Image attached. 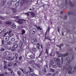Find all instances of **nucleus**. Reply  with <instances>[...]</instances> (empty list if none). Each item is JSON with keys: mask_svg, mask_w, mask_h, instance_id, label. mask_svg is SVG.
<instances>
[{"mask_svg": "<svg viewBox=\"0 0 76 76\" xmlns=\"http://www.w3.org/2000/svg\"><path fill=\"white\" fill-rule=\"evenodd\" d=\"M63 70H64L65 72L67 73L69 72V70L71 71L73 70V68H72V67L70 66H69L68 67H67L65 66H64L63 67Z\"/></svg>", "mask_w": 76, "mask_h": 76, "instance_id": "nucleus-1", "label": "nucleus"}, {"mask_svg": "<svg viewBox=\"0 0 76 76\" xmlns=\"http://www.w3.org/2000/svg\"><path fill=\"white\" fill-rule=\"evenodd\" d=\"M32 0H21V1L20 4L21 6L23 5V4L25 2L26 4H28L29 1H31Z\"/></svg>", "mask_w": 76, "mask_h": 76, "instance_id": "nucleus-2", "label": "nucleus"}, {"mask_svg": "<svg viewBox=\"0 0 76 76\" xmlns=\"http://www.w3.org/2000/svg\"><path fill=\"white\" fill-rule=\"evenodd\" d=\"M31 13L30 14L31 15L32 17L34 18V17L35 16V13L33 12H28L27 13H26L25 14H26V15H27V16H29V13Z\"/></svg>", "mask_w": 76, "mask_h": 76, "instance_id": "nucleus-3", "label": "nucleus"}, {"mask_svg": "<svg viewBox=\"0 0 76 76\" xmlns=\"http://www.w3.org/2000/svg\"><path fill=\"white\" fill-rule=\"evenodd\" d=\"M37 32V29L33 28L30 31V34L31 35H34Z\"/></svg>", "mask_w": 76, "mask_h": 76, "instance_id": "nucleus-4", "label": "nucleus"}, {"mask_svg": "<svg viewBox=\"0 0 76 76\" xmlns=\"http://www.w3.org/2000/svg\"><path fill=\"white\" fill-rule=\"evenodd\" d=\"M50 45L49 44H47V48H46L45 53H46L47 54H48V51H49V50L50 49Z\"/></svg>", "mask_w": 76, "mask_h": 76, "instance_id": "nucleus-5", "label": "nucleus"}, {"mask_svg": "<svg viewBox=\"0 0 76 76\" xmlns=\"http://www.w3.org/2000/svg\"><path fill=\"white\" fill-rule=\"evenodd\" d=\"M9 54H10V52L9 51H7L4 53L3 55L4 56H8Z\"/></svg>", "mask_w": 76, "mask_h": 76, "instance_id": "nucleus-6", "label": "nucleus"}, {"mask_svg": "<svg viewBox=\"0 0 76 76\" xmlns=\"http://www.w3.org/2000/svg\"><path fill=\"white\" fill-rule=\"evenodd\" d=\"M11 9L13 13L17 12V10H16V9L15 8H11Z\"/></svg>", "mask_w": 76, "mask_h": 76, "instance_id": "nucleus-7", "label": "nucleus"}, {"mask_svg": "<svg viewBox=\"0 0 76 76\" xmlns=\"http://www.w3.org/2000/svg\"><path fill=\"white\" fill-rule=\"evenodd\" d=\"M13 62L12 61H10L9 62L8 64L7 65V66H9V67H10L12 66L13 65Z\"/></svg>", "mask_w": 76, "mask_h": 76, "instance_id": "nucleus-8", "label": "nucleus"}, {"mask_svg": "<svg viewBox=\"0 0 76 76\" xmlns=\"http://www.w3.org/2000/svg\"><path fill=\"white\" fill-rule=\"evenodd\" d=\"M17 22L20 23V24H22L23 23V21L21 19H18V21H17Z\"/></svg>", "mask_w": 76, "mask_h": 76, "instance_id": "nucleus-9", "label": "nucleus"}, {"mask_svg": "<svg viewBox=\"0 0 76 76\" xmlns=\"http://www.w3.org/2000/svg\"><path fill=\"white\" fill-rule=\"evenodd\" d=\"M31 75V71H28L26 73V76H29Z\"/></svg>", "mask_w": 76, "mask_h": 76, "instance_id": "nucleus-10", "label": "nucleus"}, {"mask_svg": "<svg viewBox=\"0 0 76 76\" xmlns=\"http://www.w3.org/2000/svg\"><path fill=\"white\" fill-rule=\"evenodd\" d=\"M54 63V61H53V60H51L50 61L49 64L50 65H53Z\"/></svg>", "mask_w": 76, "mask_h": 76, "instance_id": "nucleus-11", "label": "nucleus"}, {"mask_svg": "<svg viewBox=\"0 0 76 76\" xmlns=\"http://www.w3.org/2000/svg\"><path fill=\"white\" fill-rule=\"evenodd\" d=\"M11 28H13V29H15L16 28V25L15 24H13L12 25Z\"/></svg>", "mask_w": 76, "mask_h": 76, "instance_id": "nucleus-12", "label": "nucleus"}, {"mask_svg": "<svg viewBox=\"0 0 76 76\" xmlns=\"http://www.w3.org/2000/svg\"><path fill=\"white\" fill-rule=\"evenodd\" d=\"M63 45H64L63 44H61L60 45H57V47H58L59 48H60V49H61V47H63Z\"/></svg>", "mask_w": 76, "mask_h": 76, "instance_id": "nucleus-13", "label": "nucleus"}, {"mask_svg": "<svg viewBox=\"0 0 76 76\" xmlns=\"http://www.w3.org/2000/svg\"><path fill=\"white\" fill-rule=\"evenodd\" d=\"M22 45H23V42H21L19 44L20 48H22Z\"/></svg>", "mask_w": 76, "mask_h": 76, "instance_id": "nucleus-14", "label": "nucleus"}, {"mask_svg": "<svg viewBox=\"0 0 76 76\" xmlns=\"http://www.w3.org/2000/svg\"><path fill=\"white\" fill-rule=\"evenodd\" d=\"M69 3L70 6L71 7H73V6H74V4H72V1H69Z\"/></svg>", "mask_w": 76, "mask_h": 76, "instance_id": "nucleus-15", "label": "nucleus"}, {"mask_svg": "<svg viewBox=\"0 0 76 76\" xmlns=\"http://www.w3.org/2000/svg\"><path fill=\"white\" fill-rule=\"evenodd\" d=\"M12 44V42L11 41H8L7 42V45H11Z\"/></svg>", "mask_w": 76, "mask_h": 76, "instance_id": "nucleus-16", "label": "nucleus"}, {"mask_svg": "<svg viewBox=\"0 0 76 76\" xmlns=\"http://www.w3.org/2000/svg\"><path fill=\"white\" fill-rule=\"evenodd\" d=\"M57 64H60V62H61V61H60V59L59 58H58L57 59Z\"/></svg>", "mask_w": 76, "mask_h": 76, "instance_id": "nucleus-17", "label": "nucleus"}, {"mask_svg": "<svg viewBox=\"0 0 76 76\" xmlns=\"http://www.w3.org/2000/svg\"><path fill=\"white\" fill-rule=\"evenodd\" d=\"M76 72V66H75L73 67V71H72L73 73H75Z\"/></svg>", "mask_w": 76, "mask_h": 76, "instance_id": "nucleus-18", "label": "nucleus"}, {"mask_svg": "<svg viewBox=\"0 0 76 76\" xmlns=\"http://www.w3.org/2000/svg\"><path fill=\"white\" fill-rule=\"evenodd\" d=\"M37 40L36 39H35V40L34 39H33L31 41V42H32V43H33L34 44L35 43V42H37Z\"/></svg>", "mask_w": 76, "mask_h": 76, "instance_id": "nucleus-19", "label": "nucleus"}, {"mask_svg": "<svg viewBox=\"0 0 76 76\" xmlns=\"http://www.w3.org/2000/svg\"><path fill=\"white\" fill-rule=\"evenodd\" d=\"M7 60H12V57L9 56L7 58Z\"/></svg>", "mask_w": 76, "mask_h": 76, "instance_id": "nucleus-20", "label": "nucleus"}, {"mask_svg": "<svg viewBox=\"0 0 76 76\" xmlns=\"http://www.w3.org/2000/svg\"><path fill=\"white\" fill-rule=\"evenodd\" d=\"M6 31V30L4 29L2 31H1V32H0V34H3Z\"/></svg>", "mask_w": 76, "mask_h": 76, "instance_id": "nucleus-21", "label": "nucleus"}, {"mask_svg": "<svg viewBox=\"0 0 76 76\" xmlns=\"http://www.w3.org/2000/svg\"><path fill=\"white\" fill-rule=\"evenodd\" d=\"M28 69H29L30 71V72H34V69H33L30 67H28Z\"/></svg>", "mask_w": 76, "mask_h": 76, "instance_id": "nucleus-22", "label": "nucleus"}, {"mask_svg": "<svg viewBox=\"0 0 76 76\" xmlns=\"http://www.w3.org/2000/svg\"><path fill=\"white\" fill-rule=\"evenodd\" d=\"M50 27L48 26V29L47 30V31L46 32L45 34H46L47 33V32H49L50 31Z\"/></svg>", "mask_w": 76, "mask_h": 76, "instance_id": "nucleus-23", "label": "nucleus"}, {"mask_svg": "<svg viewBox=\"0 0 76 76\" xmlns=\"http://www.w3.org/2000/svg\"><path fill=\"white\" fill-rule=\"evenodd\" d=\"M51 75H52V74L50 73H47L45 75V76H51Z\"/></svg>", "mask_w": 76, "mask_h": 76, "instance_id": "nucleus-24", "label": "nucleus"}, {"mask_svg": "<svg viewBox=\"0 0 76 76\" xmlns=\"http://www.w3.org/2000/svg\"><path fill=\"white\" fill-rule=\"evenodd\" d=\"M17 73L19 76H20V75H21V72L20 71H18L17 72Z\"/></svg>", "mask_w": 76, "mask_h": 76, "instance_id": "nucleus-25", "label": "nucleus"}, {"mask_svg": "<svg viewBox=\"0 0 76 76\" xmlns=\"http://www.w3.org/2000/svg\"><path fill=\"white\" fill-rule=\"evenodd\" d=\"M32 50L33 52H36V51H37V50L36 49V48H34L32 49Z\"/></svg>", "mask_w": 76, "mask_h": 76, "instance_id": "nucleus-26", "label": "nucleus"}, {"mask_svg": "<svg viewBox=\"0 0 76 76\" xmlns=\"http://www.w3.org/2000/svg\"><path fill=\"white\" fill-rule=\"evenodd\" d=\"M13 47L15 48H16L18 47V45L17 44L13 46Z\"/></svg>", "mask_w": 76, "mask_h": 76, "instance_id": "nucleus-27", "label": "nucleus"}, {"mask_svg": "<svg viewBox=\"0 0 76 76\" xmlns=\"http://www.w3.org/2000/svg\"><path fill=\"white\" fill-rule=\"evenodd\" d=\"M11 23H12V22L8 21L6 23V24H7L8 25H10V24Z\"/></svg>", "mask_w": 76, "mask_h": 76, "instance_id": "nucleus-28", "label": "nucleus"}, {"mask_svg": "<svg viewBox=\"0 0 76 76\" xmlns=\"http://www.w3.org/2000/svg\"><path fill=\"white\" fill-rule=\"evenodd\" d=\"M23 40L24 42H26V38L25 37H23Z\"/></svg>", "mask_w": 76, "mask_h": 76, "instance_id": "nucleus-29", "label": "nucleus"}, {"mask_svg": "<svg viewBox=\"0 0 76 76\" xmlns=\"http://www.w3.org/2000/svg\"><path fill=\"white\" fill-rule=\"evenodd\" d=\"M21 31L22 34H24L25 33V31L24 29H22Z\"/></svg>", "mask_w": 76, "mask_h": 76, "instance_id": "nucleus-30", "label": "nucleus"}, {"mask_svg": "<svg viewBox=\"0 0 76 76\" xmlns=\"http://www.w3.org/2000/svg\"><path fill=\"white\" fill-rule=\"evenodd\" d=\"M15 56H16V60H17V59H18V53H16L15 54Z\"/></svg>", "mask_w": 76, "mask_h": 76, "instance_id": "nucleus-31", "label": "nucleus"}, {"mask_svg": "<svg viewBox=\"0 0 76 76\" xmlns=\"http://www.w3.org/2000/svg\"><path fill=\"white\" fill-rule=\"evenodd\" d=\"M68 15H73V13L72 12H69L68 13Z\"/></svg>", "mask_w": 76, "mask_h": 76, "instance_id": "nucleus-32", "label": "nucleus"}, {"mask_svg": "<svg viewBox=\"0 0 76 76\" xmlns=\"http://www.w3.org/2000/svg\"><path fill=\"white\" fill-rule=\"evenodd\" d=\"M56 54L58 55V56H59V55H60V52H58V51H56Z\"/></svg>", "mask_w": 76, "mask_h": 76, "instance_id": "nucleus-33", "label": "nucleus"}, {"mask_svg": "<svg viewBox=\"0 0 76 76\" xmlns=\"http://www.w3.org/2000/svg\"><path fill=\"white\" fill-rule=\"evenodd\" d=\"M3 47L5 48H7V45L6 44H5L4 45Z\"/></svg>", "mask_w": 76, "mask_h": 76, "instance_id": "nucleus-34", "label": "nucleus"}, {"mask_svg": "<svg viewBox=\"0 0 76 76\" xmlns=\"http://www.w3.org/2000/svg\"><path fill=\"white\" fill-rule=\"evenodd\" d=\"M12 2H9L7 3V4L8 6H10V5H12Z\"/></svg>", "mask_w": 76, "mask_h": 76, "instance_id": "nucleus-35", "label": "nucleus"}, {"mask_svg": "<svg viewBox=\"0 0 76 76\" xmlns=\"http://www.w3.org/2000/svg\"><path fill=\"white\" fill-rule=\"evenodd\" d=\"M19 5V2H17L16 3L15 6H18Z\"/></svg>", "mask_w": 76, "mask_h": 76, "instance_id": "nucleus-36", "label": "nucleus"}, {"mask_svg": "<svg viewBox=\"0 0 76 76\" xmlns=\"http://www.w3.org/2000/svg\"><path fill=\"white\" fill-rule=\"evenodd\" d=\"M9 37H6L5 39V40H7L5 41H9Z\"/></svg>", "mask_w": 76, "mask_h": 76, "instance_id": "nucleus-37", "label": "nucleus"}, {"mask_svg": "<svg viewBox=\"0 0 76 76\" xmlns=\"http://www.w3.org/2000/svg\"><path fill=\"white\" fill-rule=\"evenodd\" d=\"M16 50V49L13 48V47L12 48V49H11V51H15Z\"/></svg>", "mask_w": 76, "mask_h": 76, "instance_id": "nucleus-38", "label": "nucleus"}, {"mask_svg": "<svg viewBox=\"0 0 76 76\" xmlns=\"http://www.w3.org/2000/svg\"><path fill=\"white\" fill-rule=\"evenodd\" d=\"M40 54L39 56V57H40V56H41V54H42V50L41 51L40 50Z\"/></svg>", "mask_w": 76, "mask_h": 76, "instance_id": "nucleus-39", "label": "nucleus"}, {"mask_svg": "<svg viewBox=\"0 0 76 76\" xmlns=\"http://www.w3.org/2000/svg\"><path fill=\"white\" fill-rule=\"evenodd\" d=\"M50 70L51 72H54V69L52 68H50Z\"/></svg>", "mask_w": 76, "mask_h": 76, "instance_id": "nucleus-40", "label": "nucleus"}, {"mask_svg": "<svg viewBox=\"0 0 76 76\" xmlns=\"http://www.w3.org/2000/svg\"><path fill=\"white\" fill-rule=\"evenodd\" d=\"M4 4H5V3L4 2H3L2 1V2H1V6H4Z\"/></svg>", "mask_w": 76, "mask_h": 76, "instance_id": "nucleus-41", "label": "nucleus"}, {"mask_svg": "<svg viewBox=\"0 0 76 76\" xmlns=\"http://www.w3.org/2000/svg\"><path fill=\"white\" fill-rule=\"evenodd\" d=\"M68 53H65L63 55V56L64 57H66V56H68Z\"/></svg>", "mask_w": 76, "mask_h": 76, "instance_id": "nucleus-42", "label": "nucleus"}, {"mask_svg": "<svg viewBox=\"0 0 76 76\" xmlns=\"http://www.w3.org/2000/svg\"><path fill=\"white\" fill-rule=\"evenodd\" d=\"M11 73L12 75H15V73H14V72L13 70H12V71H11Z\"/></svg>", "mask_w": 76, "mask_h": 76, "instance_id": "nucleus-43", "label": "nucleus"}, {"mask_svg": "<svg viewBox=\"0 0 76 76\" xmlns=\"http://www.w3.org/2000/svg\"><path fill=\"white\" fill-rule=\"evenodd\" d=\"M57 64L58 65V66L59 67H62V66L61 65V64H60V63L58 64Z\"/></svg>", "mask_w": 76, "mask_h": 76, "instance_id": "nucleus-44", "label": "nucleus"}, {"mask_svg": "<svg viewBox=\"0 0 76 76\" xmlns=\"http://www.w3.org/2000/svg\"><path fill=\"white\" fill-rule=\"evenodd\" d=\"M30 58H34V56L32 55H31L30 56Z\"/></svg>", "mask_w": 76, "mask_h": 76, "instance_id": "nucleus-45", "label": "nucleus"}, {"mask_svg": "<svg viewBox=\"0 0 76 76\" xmlns=\"http://www.w3.org/2000/svg\"><path fill=\"white\" fill-rule=\"evenodd\" d=\"M37 28L38 29H39V30H42V29L41 28V27H40L39 26H38Z\"/></svg>", "mask_w": 76, "mask_h": 76, "instance_id": "nucleus-46", "label": "nucleus"}, {"mask_svg": "<svg viewBox=\"0 0 76 76\" xmlns=\"http://www.w3.org/2000/svg\"><path fill=\"white\" fill-rule=\"evenodd\" d=\"M3 69V66L2 64L0 65V70Z\"/></svg>", "mask_w": 76, "mask_h": 76, "instance_id": "nucleus-47", "label": "nucleus"}, {"mask_svg": "<svg viewBox=\"0 0 76 76\" xmlns=\"http://www.w3.org/2000/svg\"><path fill=\"white\" fill-rule=\"evenodd\" d=\"M14 35V34H11L10 35H9V37H12V36H13Z\"/></svg>", "mask_w": 76, "mask_h": 76, "instance_id": "nucleus-48", "label": "nucleus"}, {"mask_svg": "<svg viewBox=\"0 0 76 76\" xmlns=\"http://www.w3.org/2000/svg\"><path fill=\"white\" fill-rule=\"evenodd\" d=\"M34 63V61H31L29 62V64H32Z\"/></svg>", "mask_w": 76, "mask_h": 76, "instance_id": "nucleus-49", "label": "nucleus"}, {"mask_svg": "<svg viewBox=\"0 0 76 76\" xmlns=\"http://www.w3.org/2000/svg\"><path fill=\"white\" fill-rule=\"evenodd\" d=\"M44 72H45V73H47V69L45 68H44Z\"/></svg>", "mask_w": 76, "mask_h": 76, "instance_id": "nucleus-50", "label": "nucleus"}, {"mask_svg": "<svg viewBox=\"0 0 76 76\" xmlns=\"http://www.w3.org/2000/svg\"><path fill=\"white\" fill-rule=\"evenodd\" d=\"M69 64H70V61H68L66 63V66H68V65H69Z\"/></svg>", "mask_w": 76, "mask_h": 76, "instance_id": "nucleus-51", "label": "nucleus"}, {"mask_svg": "<svg viewBox=\"0 0 76 76\" xmlns=\"http://www.w3.org/2000/svg\"><path fill=\"white\" fill-rule=\"evenodd\" d=\"M5 74V75L7 76H9V74H8V73H7V72H4Z\"/></svg>", "mask_w": 76, "mask_h": 76, "instance_id": "nucleus-52", "label": "nucleus"}, {"mask_svg": "<svg viewBox=\"0 0 76 76\" xmlns=\"http://www.w3.org/2000/svg\"><path fill=\"white\" fill-rule=\"evenodd\" d=\"M61 63L62 64H63V57H62L61 58Z\"/></svg>", "mask_w": 76, "mask_h": 76, "instance_id": "nucleus-53", "label": "nucleus"}, {"mask_svg": "<svg viewBox=\"0 0 76 76\" xmlns=\"http://www.w3.org/2000/svg\"><path fill=\"white\" fill-rule=\"evenodd\" d=\"M66 60H67V61L69 60H70V58L69 57H67L66 58Z\"/></svg>", "mask_w": 76, "mask_h": 76, "instance_id": "nucleus-54", "label": "nucleus"}, {"mask_svg": "<svg viewBox=\"0 0 76 76\" xmlns=\"http://www.w3.org/2000/svg\"><path fill=\"white\" fill-rule=\"evenodd\" d=\"M1 51H4V48H1V50H0Z\"/></svg>", "mask_w": 76, "mask_h": 76, "instance_id": "nucleus-55", "label": "nucleus"}, {"mask_svg": "<svg viewBox=\"0 0 76 76\" xmlns=\"http://www.w3.org/2000/svg\"><path fill=\"white\" fill-rule=\"evenodd\" d=\"M31 66L32 67H33V68H35V65H31Z\"/></svg>", "mask_w": 76, "mask_h": 76, "instance_id": "nucleus-56", "label": "nucleus"}, {"mask_svg": "<svg viewBox=\"0 0 76 76\" xmlns=\"http://www.w3.org/2000/svg\"><path fill=\"white\" fill-rule=\"evenodd\" d=\"M15 38H12L11 39V41H15Z\"/></svg>", "mask_w": 76, "mask_h": 76, "instance_id": "nucleus-57", "label": "nucleus"}, {"mask_svg": "<svg viewBox=\"0 0 76 76\" xmlns=\"http://www.w3.org/2000/svg\"><path fill=\"white\" fill-rule=\"evenodd\" d=\"M22 56H21L19 57V60H22Z\"/></svg>", "mask_w": 76, "mask_h": 76, "instance_id": "nucleus-58", "label": "nucleus"}, {"mask_svg": "<svg viewBox=\"0 0 76 76\" xmlns=\"http://www.w3.org/2000/svg\"><path fill=\"white\" fill-rule=\"evenodd\" d=\"M35 64V65H36V66H37V67H39V65H38V64Z\"/></svg>", "mask_w": 76, "mask_h": 76, "instance_id": "nucleus-59", "label": "nucleus"}, {"mask_svg": "<svg viewBox=\"0 0 76 76\" xmlns=\"http://www.w3.org/2000/svg\"><path fill=\"white\" fill-rule=\"evenodd\" d=\"M0 18H1V19H4V17H0Z\"/></svg>", "mask_w": 76, "mask_h": 76, "instance_id": "nucleus-60", "label": "nucleus"}, {"mask_svg": "<svg viewBox=\"0 0 76 76\" xmlns=\"http://www.w3.org/2000/svg\"><path fill=\"white\" fill-rule=\"evenodd\" d=\"M2 1L3 2H4V3H6V0H3Z\"/></svg>", "mask_w": 76, "mask_h": 76, "instance_id": "nucleus-61", "label": "nucleus"}, {"mask_svg": "<svg viewBox=\"0 0 76 76\" xmlns=\"http://www.w3.org/2000/svg\"><path fill=\"white\" fill-rule=\"evenodd\" d=\"M20 69L23 73H24L25 72V71H24L23 69Z\"/></svg>", "mask_w": 76, "mask_h": 76, "instance_id": "nucleus-62", "label": "nucleus"}, {"mask_svg": "<svg viewBox=\"0 0 76 76\" xmlns=\"http://www.w3.org/2000/svg\"><path fill=\"white\" fill-rule=\"evenodd\" d=\"M0 76H4V74H0Z\"/></svg>", "mask_w": 76, "mask_h": 76, "instance_id": "nucleus-63", "label": "nucleus"}, {"mask_svg": "<svg viewBox=\"0 0 76 76\" xmlns=\"http://www.w3.org/2000/svg\"><path fill=\"white\" fill-rule=\"evenodd\" d=\"M8 50H11V49H12V47H10L9 48H8Z\"/></svg>", "mask_w": 76, "mask_h": 76, "instance_id": "nucleus-64", "label": "nucleus"}]
</instances>
